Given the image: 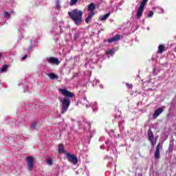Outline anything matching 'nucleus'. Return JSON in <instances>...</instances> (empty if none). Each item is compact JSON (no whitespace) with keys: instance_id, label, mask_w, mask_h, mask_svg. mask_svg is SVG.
<instances>
[{"instance_id":"b1692460","label":"nucleus","mask_w":176,"mask_h":176,"mask_svg":"<svg viewBox=\"0 0 176 176\" xmlns=\"http://www.w3.org/2000/svg\"><path fill=\"white\" fill-rule=\"evenodd\" d=\"M119 127H121V129H123L124 127V120H122L118 123Z\"/></svg>"},{"instance_id":"c9c22d12","label":"nucleus","mask_w":176,"mask_h":176,"mask_svg":"<svg viewBox=\"0 0 176 176\" xmlns=\"http://www.w3.org/2000/svg\"><path fill=\"white\" fill-rule=\"evenodd\" d=\"M99 86H100V89H103V87H104V86H102V85H101V84Z\"/></svg>"},{"instance_id":"2eb2a0df","label":"nucleus","mask_w":176,"mask_h":176,"mask_svg":"<svg viewBox=\"0 0 176 176\" xmlns=\"http://www.w3.org/2000/svg\"><path fill=\"white\" fill-rule=\"evenodd\" d=\"M90 107H91L92 110L94 112H96L97 109H98V105H97V102H94L90 104Z\"/></svg>"},{"instance_id":"c756f323","label":"nucleus","mask_w":176,"mask_h":176,"mask_svg":"<svg viewBox=\"0 0 176 176\" xmlns=\"http://www.w3.org/2000/svg\"><path fill=\"white\" fill-rule=\"evenodd\" d=\"M153 14H154L153 11H150V12H149L148 14V18L153 17Z\"/></svg>"},{"instance_id":"aec40b11","label":"nucleus","mask_w":176,"mask_h":176,"mask_svg":"<svg viewBox=\"0 0 176 176\" xmlns=\"http://www.w3.org/2000/svg\"><path fill=\"white\" fill-rule=\"evenodd\" d=\"M94 9H96V6L94 5V3H91L88 6V10H89L90 12H93Z\"/></svg>"},{"instance_id":"9d476101","label":"nucleus","mask_w":176,"mask_h":176,"mask_svg":"<svg viewBox=\"0 0 176 176\" xmlns=\"http://www.w3.org/2000/svg\"><path fill=\"white\" fill-rule=\"evenodd\" d=\"M122 37L121 35L120 34H116L113 37L109 38L108 39V43H112L113 42H118V41H120V38Z\"/></svg>"},{"instance_id":"f704fd0d","label":"nucleus","mask_w":176,"mask_h":176,"mask_svg":"<svg viewBox=\"0 0 176 176\" xmlns=\"http://www.w3.org/2000/svg\"><path fill=\"white\" fill-rule=\"evenodd\" d=\"M78 38V34H76L75 35H74V39H75V41H76V38Z\"/></svg>"},{"instance_id":"72a5a7b5","label":"nucleus","mask_w":176,"mask_h":176,"mask_svg":"<svg viewBox=\"0 0 176 176\" xmlns=\"http://www.w3.org/2000/svg\"><path fill=\"white\" fill-rule=\"evenodd\" d=\"M27 57H28V55H25L21 58H22V60H25V58H27Z\"/></svg>"},{"instance_id":"7ed1b4c3","label":"nucleus","mask_w":176,"mask_h":176,"mask_svg":"<svg viewBox=\"0 0 176 176\" xmlns=\"http://www.w3.org/2000/svg\"><path fill=\"white\" fill-rule=\"evenodd\" d=\"M67 159L68 162H69V163H72V164H74V166H76V164H78V157L74 155L67 153Z\"/></svg>"},{"instance_id":"4468645a","label":"nucleus","mask_w":176,"mask_h":176,"mask_svg":"<svg viewBox=\"0 0 176 176\" xmlns=\"http://www.w3.org/2000/svg\"><path fill=\"white\" fill-rule=\"evenodd\" d=\"M148 133V136L149 141H153L155 138L153 136V132H152V130L149 129Z\"/></svg>"},{"instance_id":"37998d69","label":"nucleus","mask_w":176,"mask_h":176,"mask_svg":"<svg viewBox=\"0 0 176 176\" xmlns=\"http://www.w3.org/2000/svg\"><path fill=\"white\" fill-rule=\"evenodd\" d=\"M118 118H120V115L118 116Z\"/></svg>"},{"instance_id":"6ab92c4d","label":"nucleus","mask_w":176,"mask_h":176,"mask_svg":"<svg viewBox=\"0 0 176 176\" xmlns=\"http://www.w3.org/2000/svg\"><path fill=\"white\" fill-rule=\"evenodd\" d=\"M106 54L107 56H113V54H115V50L113 49L107 50Z\"/></svg>"},{"instance_id":"a878e982","label":"nucleus","mask_w":176,"mask_h":176,"mask_svg":"<svg viewBox=\"0 0 176 176\" xmlns=\"http://www.w3.org/2000/svg\"><path fill=\"white\" fill-rule=\"evenodd\" d=\"M46 163L49 166H52V164H53V161L52 160V159H47Z\"/></svg>"},{"instance_id":"7c9ffc66","label":"nucleus","mask_w":176,"mask_h":176,"mask_svg":"<svg viewBox=\"0 0 176 176\" xmlns=\"http://www.w3.org/2000/svg\"><path fill=\"white\" fill-rule=\"evenodd\" d=\"M150 142L151 144V146L153 148V146H155V144H156V141L155 140H150Z\"/></svg>"},{"instance_id":"4be33fe9","label":"nucleus","mask_w":176,"mask_h":176,"mask_svg":"<svg viewBox=\"0 0 176 176\" xmlns=\"http://www.w3.org/2000/svg\"><path fill=\"white\" fill-rule=\"evenodd\" d=\"M163 50H164V46L159 45V47H158V53H163Z\"/></svg>"},{"instance_id":"f3484780","label":"nucleus","mask_w":176,"mask_h":176,"mask_svg":"<svg viewBox=\"0 0 176 176\" xmlns=\"http://www.w3.org/2000/svg\"><path fill=\"white\" fill-rule=\"evenodd\" d=\"M59 153H65V150L64 149V146L63 144H59L58 148Z\"/></svg>"},{"instance_id":"5701e85b","label":"nucleus","mask_w":176,"mask_h":176,"mask_svg":"<svg viewBox=\"0 0 176 176\" xmlns=\"http://www.w3.org/2000/svg\"><path fill=\"white\" fill-rule=\"evenodd\" d=\"M60 93H61V94H63V96H65L66 97L67 96V89H59Z\"/></svg>"},{"instance_id":"f257e3e1","label":"nucleus","mask_w":176,"mask_h":176,"mask_svg":"<svg viewBox=\"0 0 176 176\" xmlns=\"http://www.w3.org/2000/svg\"><path fill=\"white\" fill-rule=\"evenodd\" d=\"M68 14L76 25L79 26L83 23V12L80 10L74 9L69 12Z\"/></svg>"},{"instance_id":"a211bd4d","label":"nucleus","mask_w":176,"mask_h":176,"mask_svg":"<svg viewBox=\"0 0 176 176\" xmlns=\"http://www.w3.org/2000/svg\"><path fill=\"white\" fill-rule=\"evenodd\" d=\"M109 16H111V14L107 13V14L100 16V21H105V20H107V19H108V17H109Z\"/></svg>"},{"instance_id":"ddd939ff","label":"nucleus","mask_w":176,"mask_h":176,"mask_svg":"<svg viewBox=\"0 0 176 176\" xmlns=\"http://www.w3.org/2000/svg\"><path fill=\"white\" fill-rule=\"evenodd\" d=\"M94 12H91L88 16L87 17V19H85V23L87 24H89V23H90V21L91 20V19H93V16H94Z\"/></svg>"},{"instance_id":"c85d7f7f","label":"nucleus","mask_w":176,"mask_h":176,"mask_svg":"<svg viewBox=\"0 0 176 176\" xmlns=\"http://www.w3.org/2000/svg\"><path fill=\"white\" fill-rule=\"evenodd\" d=\"M56 9H58V10H60V1L58 0L56 1Z\"/></svg>"},{"instance_id":"2f4dec72","label":"nucleus","mask_w":176,"mask_h":176,"mask_svg":"<svg viewBox=\"0 0 176 176\" xmlns=\"http://www.w3.org/2000/svg\"><path fill=\"white\" fill-rule=\"evenodd\" d=\"M126 87H128V89H131V87H133V85L126 83Z\"/></svg>"},{"instance_id":"f03ea898","label":"nucleus","mask_w":176,"mask_h":176,"mask_svg":"<svg viewBox=\"0 0 176 176\" xmlns=\"http://www.w3.org/2000/svg\"><path fill=\"white\" fill-rule=\"evenodd\" d=\"M146 2H148V0H142L140 6L138 10L137 19L138 20H141V16H142V13H144V9L145 8V6L146 5Z\"/></svg>"},{"instance_id":"79ce46f5","label":"nucleus","mask_w":176,"mask_h":176,"mask_svg":"<svg viewBox=\"0 0 176 176\" xmlns=\"http://www.w3.org/2000/svg\"><path fill=\"white\" fill-rule=\"evenodd\" d=\"M146 30H147L148 31H149V27H148V28H146Z\"/></svg>"},{"instance_id":"39448f33","label":"nucleus","mask_w":176,"mask_h":176,"mask_svg":"<svg viewBox=\"0 0 176 176\" xmlns=\"http://www.w3.org/2000/svg\"><path fill=\"white\" fill-rule=\"evenodd\" d=\"M26 162L28 164V169L31 171L32 168H34V162H35V159L32 156H28L26 158Z\"/></svg>"},{"instance_id":"4c0bfd02","label":"nucleus","mask_w":176,"mask_h":176,"mask_svg":"<svg viewBox=\"0 0 176 176\" xmlns=\"http://www.w3.org/2000/svg\"><path fill=\"white\" fill-rule=\"evenodd\" d=\"M161 10H162V13H164V10L163 8H161Z\"/></svg>"},{"instance_id":"393cba45","label":"nucleus","mask_w":176,"mask_h":176,"mask_svg":"<svg viewBox=\"0 0 176 176\" xmlns=\"http://www.w3.org/2000/svg\"><path fill=\"white\" fill-rule=\"evenodd\" d=\"M78 0H71L70 1V6H74V5H76Z\"/></svg>"},{"instance_id":"0eeeda50","label":"nucleus","mask_w":176,"mask_h":176,"mask_svg":"<svg viewBox=\"0 0 176 176\" xmlns=\"http://www.w3.org/2000/svg\"><path fill=\"white\" fill-rule=\"evenodd\" d=\"M163 148V143H159L154 153L155 159H160V149Z\"/></svg>"},{"instance_id":"20e7f679","label":"nucleus","mask_w":176,"mask_h":176,"mask_svg":"<svg viewBox=\"0 0 176 176\" xmlns=\"http://www.w3.org/2000/svg\"><path fill=\"white\" fill-rule=\"evenodd\" d=\"M77 123L80 129H82V127H84V129H85V127L90 129V124L83 118H80Z\"/></svg>"},{"instance_id":"dca6fc26","label":"nucleus","mask_w":176,"mask_h":176,"mask_svg":"<svg viewBox=\"0 0 176 176\" xmlns=\"http://www.w3.org/2000/svg\"><path fill=\"white\" fill-rule=\"evenodd\" d=\"M47 76L50 77V79H58V76L56 74H54V73H48L47 74Z\"/></svg>"},{"instance_id":"a19ab883","label":"nucleus","mask_w":176,"mask_h":176,"mask_svg":"<svg viewBox=\"0 0 176 176\" xmlns=\"http://www.w3.org/2000/svg\"><path fill=\"white\" fill-rule=\"evenodd\" d=\"M71 120H72V122H75V120H74V119H71Z\"/></svg>"},{"instance_id":"412c9836","label":"nucleus","mask_w":176,"mask_h":176,"mask_svg":"<svg viewBox=\"0 0 176 176\" xmlns=\"http://www.w3.org/2000/svg\"><path fill=\"white\" fill-rule=\"evenodd\" d=\"M6 69H8V65H3V67L0 69V73L2 74L3 72H6Z\"/></svg>"},{"instance_id":"473e14b6","label":"nucleus","mask_w":176,"mask_h":176,"mask_svg":"<svg viewBox=\"0 0 176 176\" xmlns=\"http://www.w3.org/2000/svg\"><path fill=\"white\" fill-rule=\"evenodd\" d=\"M9 12H6L5 14H4V17L6 19V18H8V17H9Z\"/></svg>"},{"instance_id":"9b49d317","label":"nucleus","mask_w":176,"mask_h":176,"mask_svg":"<svg viewBox=\"0 0 176 176\" xmlns=\"http://www.w3.org/2000/svg\"><path fill=\"white\" fill-rule=\"evenodd\" d=\"M81 104H82V105H85L87 108H89L90 107V103H89L87 98H86L85 96H84V98L81 99Z\"/></svg>"},{"instance_id":"cd10ccee","label":"nucleus","mask_w":176,"mask_h":176,"mask_svg":"<svg viewBox=\"0 0 176 176\" xmlns=\"http://www.w3.org/2000/svg\"><path fill=\"white\" fill-rule=\"evenodd\" d=\"M94 85H96V86H97V85H100V80H94L93 86H94Z\"/></svg>"},{"instance_id":"ea45409f","label":"nucleus","mask_w":176,"mask_h":176,"mask_svg":"<svg viewBox=\"0 0 176 176\" xmlns=\"http://www.w3.org/2000/svg\"><path fill=\"white\" fill-rule=\"evenodd\" d=\"M2 57V53H0V58Z\"/></svg>"},{"instance_id":"bb28decb","label":"nucleus","mask_w":176,"mask_h":176,"mask_svg":"<svg viewBox=\"0 0 176 176\" xmlns=\"http://www.w3.org/2000/svg\"><path fill=\"white\" fill-rule=\"evenodd\" d=\"M31 129H33V130H35V129H36V122H33L32 124Z\"/></svg>"},{"instance_id":"1a4fd4ad","label":"nucleus","mask_w":176,"mask_h":176,"mask_svg":"<svg viewBox=\"0 0 176 176\" xmlns=\"http://www.w3.org/2000/svg\"><path fill=\"white\" fill-rule=\"evenodd\" d=\"M62 102V111L61 113H65L67 112V98H65L64 100H60Z\"/></svg>"},{"instance_id":"58836bf2","label":"nucleus","mask_w":176,"mask_h":176,"mask_svg":"<svg viewBox=\"0 0 176 176\" xmlns=\"http://www.w3.org/2000/svg\"><path fill=\"white\" fill-rule=\"evenodd\" d=\"M100 149H104V146H100Z\"/></svg>"},{"instance_id":"e433bc0d","label":"nucleus","mask_w":176,"mask_h":176,"mask_svg":"<svg viewBox=\"0 0 176 176\" xmlns=\"http://www.w3.org/2000/svg\"><path fill=\"white\" fill-rule=\"evenodd\" d=\"M109 142H111V141H109H109H107V142H106V144L108 145V144H109Z\"/></svg>"},{"instance_id":"6e6552de","label":"nucleus","mask_w":176,"mask_h":176,"mask_svg":"<svg viewBox=\"0 0 176 176\" xmlns=\"http://www.w3.org/2000/svg\"><path fill=\"white\" fill-rule=\"evenodd\" d=\"M47 60L50 64H52V65H58L60 64L58 58L54 57L47 58Z\"/></svg>"},{"instance_id":"423d86ee","label":"nucleus","mask_w":176,"mask_h":176,"mask_svg":"<svg viewBox=\"0 0 176 176\" xmlns=\"http://www.w3.org/2000/svg\"><path fill=\"white\" fill-rule=\"evenodd\" d=\"M71 98H75V94L69 91H67V109L69 108L71 105Z\"/></svg>"},{"instance_id":"f8f14e48","label":"nucleus","mask_w":176,"mask_h":176,"mask_svg":"<svg viewBox=\"0 0 176 176\" xmlns=\"http://www.w3.org/2000/svg\"><path fill=\"white\" fill-rule=\"evenodd\" d=\"M163 109H162V108H160V109H157L155 111V113H153V118H154V119H156V118H157V116H159L161 113H162V112H163Z\"/></svg>"}]
</instances>
